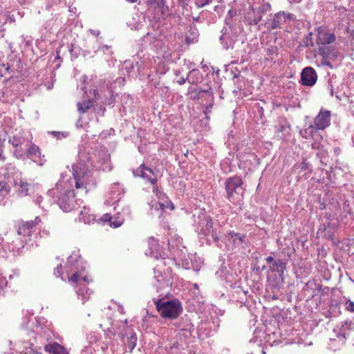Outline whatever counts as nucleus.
<instances>
[{
    "instance_id": "63",
    "label": "nucleus",
    "mask_w": 354,
    "mask_h": 354,
    "mask_svg": "<svg viewBox=\"0 0 354 354\" xmlns=\"http://www.w3.org/2000/svg\"><path fill=\"white\" fill-rule=\"evenodd\" d=\"M9 354H13V353H9Z\"/></svg>"
},
{
    "instance_id": "61",
    "label": "nucleus",
    "mask_w": 354,
    "mask_h": 354,
    "mask_svg": "<svg viewBox=\"0 0 354 354\" xmlns=\"http://www.w3.org/2000/svg\"><path fill=\"white\" fill-rule=\"evenodd\" d=\"M95 91H94V92H95V99H97L98 97H97V94L95 93Z\"/></svg>"
},
{
    "instance_id": "41",
    "label": "nucleus",
    "mask_w": 354,
    "mask_h": 354,
    "mask_svg": "<svg viewBox=\"0 0 354 354\" xmlns=\"http://www.w3.org/2000/svg\"><path fill=\"white\" fill-rule=\"evenodd\" d=\"M328 59H329V57H322V61H321V64L322 65L328 66L329 67L331 68L332 66L330 64V61L328 60Z\"/></svg>"
},
{
    "instance_id": "14",
    "label": "nucleus",
    "mask_w": 354,
    "mask_h": 354,
    "mask_svg": "<svg viewBox=\"0 0 354 354\" xmlns=\"http://www.w3.org/2000/svg\"><path fill=\"white\" fill-rule=\"evenodd\" d=\"M6 236L7 249L14 253L19 252L24 248V245L28 241L27 238L23 239L19 237L15 240H12V234H6Z\"/></svg>"
},
{
    "instance_id": "52",
    "label": "nucleus",
    "mask_w": 354,
    "mask_h": 354,
    "mask_svg": "<svg viewBox=\"0 0 354 354\" xmlns=\"http://www.w3.org/2000/svg\"><path fill=\"white\" fill-rule=\"evenodd\" d=\"M91 32H92V34H93V35H99V33H100V32H99V31H97V32H96L95 30H91Z\"/></svg>"
},
{
    "instance_id": "22",
    "label": "nucleus",
    "mask_w": 354,
    "mask_h": 354,
    "mask_svg": "<svg viewBox=\"0 0 354 354\" xmlns=\"http://www.w3.org/2000/svg\"><path fill=\"white\" fill-rule=\"evenodd\" d=\"M245 238V235H241L239 233H235L234 232H230L226 235V239L228 241L233 243L234 245H240L244 242V239Z\"/></svg>"
},
{
    "instance_id": "17",
    "label": "nucleus",
    "mask_w": 354,
    "mask_h": 354,
    "mask_svg": "<svg viewBox=\"0 0 354 354\" xmlns=\"http://www.w3.org/2000/svg\"><path fill=\"white\" fill-rule=\"evenodd\" d=\"M313 124H310L308 127L300 131V135L305 139H313L315 141L322 139V136Z\"/></svg>"
},
{
    "instance_id": "26",
    "label": "nucleus",
    "mask_w": 354,
    "mask_h": 354,
    "mask_svg": "<svg viewBox=\"0 0 354 354\" xmlns=\"http://www.w3.org/2000/svg\"><path fill=\"white\" fill-rule=\"evenodd\" d=\"M290 127L288 124H280L276 131V137L279 140L285 139L286 136L290 133Z\"/></svg>"
},
{
    "instance_id": "42",
    "label": "nucleus",
    "mask_w": 354,
    "mask_h": 354,
    "mask_svg": "<svg viewBox=\"0 0 354 354\" xmlns=\"http://www.w3.org/2000/svg\"><path fill=\"white\" fill-rule=\"evenodd\" d=\"M62 268V264H59L57 266V268L55 269V274L56 277H61V269Z\"/></svg>"
},
{
    "instance_id": "53",
    "label": "nucleus",
    "mask_w": 354,
    "mask_h": 354,
    "mask_svg": "<svg viewBox=\"0 0 354 354\" xmlns=\"http://www.w3.org/2000/svg\"><path fill=\"white\" fill-rule=\"evenodd\" d=\"M174 74H175L176 76H178V75H180V71L179 70H176V71H175Z\"/></svg>"
},
{
    "instance_id": "33",
    "label": "nucleus",
    "mask_w": 354,
    "mask_h": 354,
    "mask_svg": "<svg viewBox=\"0 0 354 354\" xmlns=\"http://www.w3.org/2000/svg\"><path fill=\"white\" fill-rule=\"evenodd\" d=\"M10 191V187L6 182L0 183V196H4L8 194Z\"/></svg>"
},
{
    "instance_id": "31",
    "label": "nucleus",
    "mask_w": 354,
    "mask_h": 354,
    "mask_svg": "<svg viewBox=\"0 0 354 354\" xmlns=\"http://www.w3.org/2000/svg\"><path fill=\"white\" fill-rule=\"evenodd\" d=\"M180 311H162L161 316L164 318L174 319L177 318Z\"/></svg>"
},
{
    "instance_id": "48",
    "label": "nucleus",
    "mask_w": 354,
    "mask_h": 354,
    "mask_svg": "<svg viewBox=\"0 0 354 354\" xmlns=\"http://www.w3.org/2000/svg\"><path fill=\"white\" fill-rule=\"evenodd\" d=\"M14 275H16L17 277H19V271L15 272L13 275L12 274H10L9 275V279H12Z\"/></svg>"
},
{
    "instance_id": "9",
    "label": "nucleus",
    "mask_w": 354,
    "mask_h": 354,
    "mask_svg": "<svg viewBox=\"0 0 354 354\" xmlns=\"http://www.w3.org/2000/svg\"><path fill=\"white\" fill-rule=\"evenodd\" d=\"M0 66L4 68L5 74L10 75V77H14L16 73L22 72L23 64L19 58L17 57L8 58L6 63H2Z\"/></svg>"
},
{
    "instance_id": "21",
    "label": "nucleus",
    "mask_w": 354,
    "mask_h": 354,
    "mask_svg": "<svg viewBox=\"0 0 354 354\" xmlns=\"http://www.w3.org/2000/svg\"><path fill=\"white\" fill-rule=\"evenodd\" d=\"M90 209L86 207H84L82 210L80 211L79 216V221L84 222L86 224H90L92 221L95 219V216L91 214Z\"/></svg>"
},
{
    "instance_id": "19",
    "label": "nucleus",
    "mask_w": 354,
    "mask_h": 354,
    "mask_svg": "<svg viewBox=\"0 0 354 354\" xmlns=\"http://www.w3.org/2000/svg\"><path fill=\"white\" fill-rule=\"evenodd\" d=\"M46 351L50 354H68L65 348L57 342L46 344Z\"/></svg>"
},
{
    "instance_id": "12",
    "label": "nucleus",
    "mask_w": 354,
    "mask_h": 354,
    "mask_svg": "<svg viewBox=\"0 0 354 354\" xmlns=\"http://www.w3.org/2000/svg\"><path fill=\"white\" fill-rule=\"evenodd\" d=\"M221 32L220 41L223 48L226 50L232 48L236 41V35L232 34L230 26L224 27Z\"/></svg>"
},
{
    "instance_id": "5",
    "label": "nucleus",
    "mask_w": 354,
    "mask_h": 354,
    "mask_svg": "<svg viewBox=\"0 0 354 354\" xmlns=\"http://www.w3.org/2000/svg\"><path fill=\"white\" fill-rule=\"evenodd\" d=\"M271 9L269 3H263L257 7L250 6L245 14V21L248 25H257L262 19L263 16Z\"/></svg>"
},
{
    "instance_id": "54",
    "label": "nucleus",
    "mask_w": 354,
    "mask_h": 354,
    "mask_svg": "<svg viewBox=\"0 0 354 354\" xmlns=\"http://www.w3.org/2000/svg\"><path fill=\"white\" fill-rule=\"evenodd\" d=\"M126 1L131 3H136L137 1V0H126Z\"/></svg>"
},
{
    "instance_id": "10",
    "label": "nucleus",
    "mask_w": 354,
    "mask_h": 354,
    "mask_svg": "<svg viewBox=\"0 0 354 354\" xmlns=\"http://www.w3.org/2000/svg\"><path fill=\"white\" fill-rule=\"evenodd\" d=\"M157 310H181L180 301L177 299L162 298L153 300Z\"/></svg>"
},
{
    "instance_id": "23",
    "label": "nucleus",
    "mask_w": 354,
    "mask_h": 354,
    "mask_svg": "<svg viewBox=\"0 0 354 354\" xmlns=\"http://www.w3.org/2000/svg\"><path fill=\"white\" fill-rule=\"evenodd\" d=\"M68 280L73 285L77 283L79 286H82V282L88 283L91 281L88 276H82L78 272H75Z\"/></svg>"
},
{
    "instance_id": "56",
    "label": "nucleus",
    "mask_w": 354,
    "mask_h": 354,
    "mask_svg": "<svg viewBox=\"0 0 354 354\" xmlns=\"http://www.w3.org/2000/svg\"><path fill=\"white\" fill-rule=\"evenodd\" d=\"M119 186H120V183L115 184V185L113 186L112 189L115 188V187H119Z\"/></svg>"
},
{
    "instance_id": "60",
    "label": "nucleus",
    "mask_w": 354,
    "mask_h": 354,
    "mask_svg": "<svg viewBox=\"0 0 354 354\" xmlns=\"http://www.w3.org/2000/svg\"><path fill=\"white\" fill-rule=\"evenodd\" d=\"M97 169H102V170H104V169H105V168H104V167H97Z\"/></svg>"
},
{
    "instance_id": "36",
    "label": "nucleus",
    "mask_w": 354,
    "mask_h": 354,
    "mask_svg": "<svg viewBox=\"0 0 354 354\" xmlns=\"http://www.w3.org/2000/svg\"><path fill=\"white\" fill-rule=\"evenodd\" d=\"M319 54L322 56V57H329V48L328 47H323L319 48Z\"/></svg>"
},
{
    "instance_id": "13",
    "label": "nucleus",
    "mask_w": 354,
    "mask_h": 354,
    "mask_svg": "<svg viewBox=\"0 0 354 354\" xmlns=\"http://www.w3.org/2000/svg\"><path fill=\"white\" fill-rule=\"evenodd\" d=\"M317 80L316 71L312 67L304 68L301 73V82L303 85L312 86Z\"/></svg>"
},
{
    "instance_id": "3",
    "label": "nucleus",
    "mask_w": 354,
    "mask_h": 354,
    "mask_svg": "<svg viewBox=\"0 0 354 354\" xmlns=\"http://www.w3.org/2000/svg\"><path fill=\"white\" fill-rule=\"evenodd\" d=\"M32 136L28 131L16 129L8 138V142L15 148L14 156L17 158H24L25 147L30 143Z\"/></svg>"
},
{
    "instance_id": "1",
    "label": "nucleus",
    "mask_w": 354,
    "mask_h": 354,
    "mask_svg": "<svg viewBox=\"0 0 354 354\" xmlns=\"http://www.w3.org/2000/svg\"><path fill=\"white\" fill-rule=\"evenodd\" d=\"M133 174L136 177H141L147 181L151 183L153 185L152 192L158 197L159 201L155 205V210L156 212L162 211L165 209H174V205L165 193L161 192L156 184L157 174L153 171L146 167L145 165H141L138 168L133 171Z\"/></svg>"
},
{
    "instance_id": "51",
    "label": "nucleus",
    "mask_w": 354,
    "mask_h": 354,
    "mask_svg": "<svg viewBox=\"0 0 354 354\" xmlns=\"http://www.w3.org/2000/svg\"><path fill=\"white\" fill-rule=\"evenodd\" d=\"M290 3L300 2L301 0H288Z\"/></svg>"
},
{
    "instance_id": "28",
    "label": "nucleus",
    "mask_w": 354,
    "mask_h": 354,
    "mask_svg": "<svg viewBox=\"0 0 354 354\" xmlns=\"http://www.w3.org/2000/svg\"><path fill=\"white\" fill-rule=\"evenodd\" d=\"M17 185H19V186L17 191H18V194L20 196H26L28 195L30 184H28V183H26L22 180H20L19 183H17Z\"/></svg>"
},
{
    "instance_id": "58",
    "label": "nucleus",
    "mask_w": 354,
    "mask_h": 354,
    "mask_svg": "<svg viewBox=\"0 0 354 354\" xmlns=\"http://www.w3.org/2000/svg\"><path fill=\"white\" fill-rule=\"evenodd\" d=\"M59 66H60V64H59V63H58V64H57L55 65V68H58V67H59Z\"/></svg>"
},
{
    "instance_id": "43",
    "label": "nucleus",
    "mask_w": 354,
    "mask_h": 354,
    "mask_svg": "<svg viewBox=\"0 0 354 354\" xmlns=\"http://www.w3.org/2000/svg\"><path fill=\"white\" fill-rule=\"evenodd\" d=\"M186 81H187V77H180L178 80H176V82L179 85H183L186 82Z\"/></svg>"
},
{
    "instance_id": "40",
    "label": "nucleus",
    "mask_w": 354,
    "mask_h": 354,
    "mask_svg": "<svg viewBox=\"0 0 354 354\" xmlns=\"http://www.w3.org/2000/svg\"><path fill=\"white\" fill-rule=\"evenodd\" d=\"M102 163H106V162H108L109 159H110V157H109V155L105 152V151H103L102 152Z\"/></svg>"
},
{
    "instance_id": "55",
    "label": "nucleus",
    "mask_w": 354,
    "mask_h": 354,
    "mask_svg": "<svg viewBox=\"0 0 354 354\" xmlns=\"http://www.w3.org/2000/svg\"><path fill=\"white\" fill-rule=\"evenodd\" d=\"M53 83H52L50 85H48V86H47V88H48V89H50V88H53Z\"/></svg>"
},
{
    "instance_id": "62",
    "label": "nucleus",
    "mask_w": 354,
    "mask_h": 354,
    "mask_svg": "<svg viewBox=\"0 0 354 354\" xmlns=\"http://www.w3.org/2000/svg\"><path fill=\"white\" fill-rule=\"evenodd\" d=\"M52 59H53V56H50V59H49V62H51V61H52Z\"/></svg>"
},
{
    "instance_id": "32",
    "label": "nucleus",
    "mask_w": 354,
    "mask_h": 354,
    "mask_svg": "<svg viewBox=\"0 0 354 354\" xmlns=\"http://www.w3.org/2000/svg\"><path fill=\"white\" fill-rule=\"evenodd\" d=\"M124 223V218L120 216L113 217V220L110 222V226L114 228L118 227Z\"/></svg>"
},
{
    "instance_id": "37",
    "label": "nucleus",
    "mask_w": 354,
    "mask_h": 354,
    "mask_svg": "<svg viewBox=\"0 0 354 354\" xmlns=\"http://www.w3.org/2000/svg\"><path fill=\"white\" fill-rule=\"evenodd\" d=\"M102 223L109 222L110 223L111 221L113 220V216H111L109 214H104L100 218Z\"/></svg>"
},
{
    "instance_id": "16",
    "label": "nucleus",
    "mask_w": 354,
    "mask_h": 354,
    "mask_svg": "<svg viewBox=\"0 0 354 354\" xmlns=\"http://www.w3.org/2000/svg\"><path fill=\"white\" fill-rule=\"evenodd\" d=\"M349 336V330L347 322L345 323V325H343L340 329V333L337 335V339H330L329 347L330 349L336 351L339 348L337 347L335 344L337 342H341V345L344 344V339L346 338V337Z\"/></svg>"
},
{
    "instance_id": "44",
    "label": "nucleus",
    "mask_w": 354,
    "mask_h": 354,
    "mask_svg": "<svg viewBox=\"0 0 354 354\" xmlns=\"http://www.w3.org/2000/svg\"><path fill=\"white\" fill-rule=\"evenodd\" d=\"M110 48H111V47H110V46H107V45H104V46H101V47H99V48H97V50H102V51H103V53H106L107 51H109V50Z\"/></svg>"
},
{
    "instance_id": "34",
    "label": "nucleus",
    "mask_w": 354,
    "mask_h": 354,
    "mask_svg": "<svg viewBox=\"0 0 354 354\" xmlns=\"http://www.w3.org/2000/svg\"><path fill=\"white\" fill-rule=\"evenodd\" d=\"M48 133L52 134L57 139L65 138L68 136V133L66 131H49Z\"/></svg>"
},
{
    "instance_id": "50",
    "label": "nucleus",
    "mask_w": 354,
    "mask_h": 354,
    "mask_svg": "<svg viewBox=\"0 0 354 354\" xmlns=\"http://www.w3.org/2000/svg\"><path fill=\"white\" fill-rule=\"evenodd\" d=\"M330 95L333 96V85H330Z\"/></svg>"
},
{
    "instance_id": "45",
    "label": "nucleus",
    "mask_w": 354,
    "mask_h": 354,
    "mask_svg": "<svg viewBox=\"0 0 354 354\" xmlns=\"http://www.w3.org/2000/svg\"><path fill=\"white\" fill-rule=\"evenodd\" d=\"M299 167L301 169L306 170L308 168V163L304 161L299 165Z\"/></svg>"
},
{
    "instance_id": "57",
    "label": "nucleus",
    "mask_w": 354,
    "mask_h": 354,
    "mask_svg": "<svg viewBox=\"0 0 354 354\" xmlns=\"http://www.w3.org/2000/svg\"><path fill=\"white\" fill-rule=\"evenodd\" d=\"M32 354H41V353H38L37 351H32Z\"/></svg>"
},
{
    "instance_id": "30",
    "label": "nucleus",
    "mask_w": 354,
    "mask_h": 354,
    "mask_svg": "<svg viewBox=\"0 0 354 354\" xmlns=\"http://www.w3.org/2000/svg\"><path fill=\"white\" fill-rule=\"evenodd\" d=\"M81 261L82 259L77 254H73L68 258L67 264L74 267L75 269H78V266L76 264H78Z\"/></svg>"
},
{
    "instance_id": "46",
    "label": "nucleus",
    "mask_w": 354,
    "mask_h": 354,
    "mask_svg": "<svg viewBox=\"0 0 354 354\" xmlns=\"http://www.w3.org/2000/svg\"><path fill=\"white\" fill-rule=\"evenodd\" d=\"M266 261L268 262V263H271V265L272 264V263H274V261H275L276 260L274 259L273 257H268L266 259Z\"/></svg>"
},
{
    "instance_id": "25",
    "label": "nucleus",
    "mask_w": 354,
    "mask_h": 354,
    "mask_svg": "<svg viewBox=\"0 0 354 354\" xmlns=\"http://www.w3.org/2000/svg\"><path fill=\"white\" fill-rule=\"evenodd\" d=\"M286 264L282 259H277L270 266V269L272 272H277L281 276L286 269Z\"/></svg>"
},
{
    "instance_id": "7",
    "label": "nucleus",
    "mask_w": 354,
    "mask_h": 354,
    "mask_svg": "<svg viewBox=\"0 0 354 354\" xmlns=\"http://www.w3.org/2000/svg\"><path fill=\"white\" fill-rule=\"evenodd\" d=\"M41 223V219L39 216H36L33 221H19L16 225L17 232L18 236H24V239L32 236L35 232L38 224Z\"/></svg>"
},
{
    "instance_id": "15",
    "label": "nucleus",
    "mask_w": 354,
    "mask_h": 354,
    "mask_svg": "<svg viewBox=\"0 0 354 354\" xmlns=\"http://www.w3.org/2000/svg\"><path fill=\"white\" fill-rule=\"evenodd\" d=\"M330 124V112L321 110L314 119V126L319 130H324Z\"/></svg>"
},
{
    "instance_id": "6",
    "label": "nucleus",
    "mask_w": 354,
    "mask_h": 354,
    "mask_svg": "<svg viewBox=\"0 0 354 354\" xmlns=\"http://www.w3.org/2000/svg\"><path fill=\"white\" fill-rule=\"evenodd\" d=\"M243 180L237 176H234L226 179L225 187L227 192V198L230 202H234L239 196L240 192L242 190Z\"/></svg>"
},
{
    "instance_id": "39",
    "label": "nucleus",
    "mask_w": 354,
    "mask_h": 354,
    "mask_svg": "<svg viewBox=\"0 0 354 354\" xmlns=\"http://www.w3.org/2000/svg\"><path fill=\"white\" fill-rule=\"evenodd\" d=\"M125 67L124 68V70H126L128 75L130 74V70L133 68V66L131 63L130 62H125Z\"/></svg>"
},
{
    "instance_id": "47",
    "label": "nucleus",
    "mask_w": 354,
    "mask_h": 354,
    "mask_svg": "<svg viewBox=\"0 0 354 354\" xmlns=\"http://www.w3.org/2000/svg\"><path fill=\"white\" fill-rule=\"evenodd\" d=\"M60 56L59 55V52L58 51H56V55L53 58V62H55L56 60H59L60 59Z\"/></svg>"
},
{
    "instance_id": "18",
    "label": "nucleus",
    "mask_w": 354,
    "mask_h": 354,
    "mask_svg": "<svg viewBox=\"0 0 354 354\" xmlns=\"http://www.w3.org/2000/svg\"><path fill=\"white\" fill-rule=\"evenodd\" d=\"M187 79L189 84L196 85L202 82L203 77L198 69L193 68L187 74Z\"/></svg>"
},
{
    "instance_id": "8",
    "label": "nucleus",
    "mask_w": 354,
    "mask_h": 354,
    "mask_svg": "<svg viewBox=\"0 0 354 354\" xmlns=\"http://www.w3.org/2000/svg\"><path fill=\"white\" fill-rule=\"evenodd\" d=\"M73 177L77 189L86 188V183L88 176L89 171L82 165H73Z\"/></svg>"
},
{
    "instance_id": "59",
    "label": "nucleus",
    "mask_w": 354,
    "mask_h": 354,
    "mask_svg": "<svg viewBox=\"0 0 354 354\" xmlns=\"http://www.w3.org/2000/svg\"><path fill=\"white\" fill-rule=\"evenodd\" d=\"M352 141H353V146H354V133H353V137H352Z\"/></svg>"
},
{
    "instance_id": "24",
    "label": "nucleus",
    "mask_w": 354,
    "mask_h": 354,
    "mask_svg": "<svg viewBox=\"0 0 354 354\" xmlns=\"http://www.w3.org/2000/svg\"><path fill=\"white\" fill-rule=\"evenodd\" d=\"M40 154V151L39 147L32 143V139H30V143L28 147H25V153H24V158H32L34 156H37Z\"/></svg>"
},
{
    "instance_id": "38",
    "label": "nucleus",
    "mask_w": 354,
    "mask_h": 354,
    "mask_svg": "<svg viewBox=\"0 0 354 354\" xmlns=\"http://www.w3.org/2000/svg\"><path fill=\"white\" fill-rule=\"evenodd\" d=\"M210 0H196V3L198 7H204L205 6L209 4Z\"/></svg>"
},
{
    "instance_id": "4",
    "label": "nucleus",
    "mask_w": 354,
    "mask_h": 354,
    "mask_svg": "<svg viewBox=\"0 0 354 354\" xmlns=\"http://www.w3.org/2000/svg\"><path fill=\"white\" fill-rule=\"evenodd\" d=\"M194 219L195 230L199 234L205 236L211 235L215 243L218 242V236L216 232L213 230V222L212 218L207 215L203 209L198 211L193 215Z\"/></svg>"
},
{
    "instance_id": "35",
    "label": "nucleus",
    "mask_w": 354,
    "mask_h": 354,
    "mask_svg": "<svg viewBox=\"0 0 354 354\" xmlns=\"http://www.w3.org/2000/svg\"><path fill=\"white\" fill-rule=\"evenodd\" d=\"M342 303H344V307L345 308V310H354V303L353 301L344 298Z\"/></svg>"
},
{
    "instance_id": "29",
    "label": "nucleus",
    "mask_w": 354,
    "mask_h": 354,
    "mask_svg": "<svg viewBox=\"0 0 354 354\" xmlns=\"http://www.w3.org/2000/svg\"><path fill=\"white\" fill-rule=\"evenodd\" d=\"M93 105V100H86L83 102H78L77 103V108L78 111L80 113H86Z\"/></svg>"
},
{
    "instance_id": "20",
    "label": "nucleus",
    "mask_w": 354,
    "mask_h": 354,
    "mask_svg": "<svg viewBox=\"0 0 354 354\" xmlns=\"http://www.w3.org/2000/svg\"><path fill=\"white\" fill-rule=\"evenodd\" d=\"M335 41V36L333 33L325 31H320L318 33V43L322 44H332Z\"/></svg>"
},
{
    "instance_id": "49",
    "label": "nucleus",
    "mask_w": 354,
    "mask_h": 354,
    "mask_svg": "<svg viewBox=\"0 0 354 354\" xmlns=\"http://www.w3.org/2000/svg\"><path fill=\"white\" fill-rule=\"evenodd\" d=\"M199 93H212L211 92V89H207V90H203V89H201L199 91Z\"/></svg>"
},
{
    "instance_id": "27",
    "label": "nucleus",
    "mask_w": 354,
    "mask_h": 354,
    "mask_svg": "<svg viewBox=\"0 0 354 354\" xmlns=\"http://www.w3.org/2000/svg\"><path fill=\"white\" fill-rule=\"evenodd\" d=\"M80 287L77 288L76 292L79 297H82L81 299L82 302H85L89 298V295L92 293V291L85 286H80Z\"/></svg>"
},
{
    "instance_id": "2",
    "label": "nucleus",
    "mask_w": 354,
    "mask_h": 354,
    "mask_svg": "<svg viewBox=\"0 0 354 354\" xmlns=\"http://www.w3.org/2000/svg\"><path fill=\"white\" fill-rule=\"evenodd\" d=\"M61 184L48 190V194L53 198L59 208L65 212L72 211L75 207V193L73 190L63 189Z\"/></svg>"
},
{
    "instance_id": "11",
    "label": "nucleus",
    "mask_w": 354,
    "mask_h": 354,
    "mask_svg": "<svg viewBox=\"0 0 354 354\" xmlns=\"http://www.w3.org/2000/svg\"><path fill=\"white\" fill-rule=\"evenodd\" d=\"M295 20L294 15L292 13H286L285 12H279L276 13L272 19L269 29L274 30L281 28L282 26L288 22Z\"/></svg>"
}]
</instances>
